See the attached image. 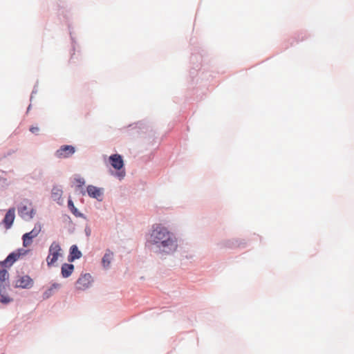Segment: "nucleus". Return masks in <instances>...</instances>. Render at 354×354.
Returning <instances> with one entry per match:
<instances>
[{"instance_id": "1", "label": "nucleus", "mask_w": 354, "mask_h": 354, "mask_svg": "<svg viewBox=\"0 0 354 354\" xmlns=\"http://www.w3.org/2000/svg\"><path fill=\"white\" fill-rule=\"evenodd\" d=\"M178 239L176 234L160 224L153 226V230L149 239L146 243V247L156 253L161 254H172L178 249Z\"/></svg>"}, {"instance_id": "2", "label": "nucleus", "mask_w": 354, "mask_h": 354, "mask_svg": "<svg viewBox=\"0 0 354 354\" xmlns=\"http://www.w3.org/2000/svg\"><path fill=\"white\" fill-rule=\"evenodd\" d=\"M9 277L7 269H0V303L3 305H8L13 301V298L7 292L8 290H12Z\"/></svg>"}, {"instance_id": "3", "label": "nucleus", "mask_w": 354, "mask_h": 354, "mask_svg": "<svg viewBox=\"0 0 354 354\" xmlns=\"http://www.w3.org/2000/svg\"><path fill=\"white\" fill-rule=\"evenodd\" d=\"M109 161L111 167L115 169V176L122 180L125 176V169L123 157L118 153L111 154L109 156Z\"/></svg>"}, {"instance_id": "4", "label": "nucleus", "mask_w": 354, "mask_h": 354, "mask_svg": "<svg viewBox=\"0 0 354 354\" xmlns=\"http://www.w3.org/2000/svg\"><path fill=\"white\" fill-rule=\"evenodd\" d=\"M192 55L190 57V62L192 64V66L189 71L190 77L192 79V81H194L195 75L198 74V71L201 69V62L203 55L199 50V48H194L192 50Z\"/></svg>"}, {"instance_id": "5", "label": "nucleus", "mask_w": 354, "mask_h": 354, "mask_svg": "<svg viewBox=\"0 0 354 354\" xmlns=\"http://www.w3.org/2000/svg\"><path fill=\"white\" fill-rule=\"evenodd\" d=\"M62 248L59 243L53 241L48 249V255L46 258L47 266L50 268L55 265L59 257L62 255L61 253Z\"/></svg>"}, {"instance_id": "6", "label": "nucleus", "mask_w": 354, "mask_h": 354, "mask_svg": "<svg viewBox=\"0 0 354 354\" xmlns=\"http://www.w3.org/2000/svg\"><path fill=\"white\" fill-rule=\"evenodd\" d=\"M41 230V225L38 222L35 224L33 229L26 233H24L21 236L22 244L24 248H27L32 244L33 239L36 238Z\"/></svg>"}, {"instance_id": "7", "label": "nucleus", "mask_w": 354, "mask_h": 354, "mask_svg": "<svg viewBox=\"0 0 354 354\" xmlns=\"http://www.w3.org/2000/svg\"><path fill=\"white\" fill-rule=\"evenodd\" d=\"M86 192L91 198H94L99 202H102L103 201L104 192V189L103 187H98L93 185H88L86 187V191L82 190L81 192L82 195H85Z\"/></svg>"}, {"instance_id": "8", "label": "nucleus", "mask_w": 354, "mask_h": 354, "mask_svg": "<svg viewBox=\"0 0 354 354\" xmlns=\"http://www.w3.org/2000/svg\"><path fill=\"white\" fill-rule=\"evenodd\" d=\"M93 281V279L90 273H82L75 282L76 289L85 290L89 288Z\"/></svg>"}, {"instance_id": "9", "label": "nucleus", "mask_w": 354, "mask_h": 354, "mask_svg": "<svg viewBox=\"0 0 354 354\" xmlns=\"http://www.w3.org/2000/svg\"><path fill=\"white\" fill-rule=\"evenodd\" d=\"M76 151V147L71 145H62L55 152V156L57 158H68L71 157Z\"/></svg>"}, {"instance_id": "10", "label": "nucleus", "mask_w": 354, "mask_h": 354, "mask_svg": "<svg viewBox=\"0 0 354 354\" xmlns=\"http://www.w3.org/2000/svg\"><path fill=\"white\" fill-rule=\"evenodd\" d=\"M34 285L33 279L29 275H24L12 282L15 288L30 289Z\"/></svg>"}, {"instance_id": "11", "label": "nucleus", "mask_w": 354, "mask_h": 354, "mask_svg": "<svg viewBox=\"0 0 354 354\" xmlns=\"http://www.w3.org/2000/svg\"><path fill=\"white\" fill-rule=\"evenodd\" d=\"M15 218V207H10L6 212L1 224L4 226L6 230L10 229L14 223Z\"/></svg>"}, {"instance_id": "12", "label": "nucleus", "mask_w": 354, "mask_h": 354, "mask_svg": "<svg viewBox=\"0 0 354 354\" xmlns=\"http://www.w3.org/2000/svg\"><path fill=\"white\" fill-rule=\"evenodd\" d=\"M30 250L28 249L18 248L8 254V257L13 265L21 257L26 255Z\"/></svg>"}, {"instance_id": "13", "label": "nucleus", "mask_w": 354, "mask_h": 354, "mask_svg": "<svg viewBox=\"0 0 354 354\" xmlns=\"http://www.w3.org/2000/svg\"><path fill=\"white\" fill-rule=\"evenodd\" d=\"M82 257V252L79 250L77 245H72L69 248V253L67 260L69 263H72L75 260L80 259Z\"/></svg>"}, {"instance_id": "14", "label": "nucleus", "mask_w": 354, "mask_h": 354, "mask_svg": "<svg viewBox=\"0 0 354 354\" xmlns=\"http://www.w3.org/2000/svg\"><path fill=\"white\" fill-rule=\"evenodd\" d=\"M63 190L62 186L53 185L51 190V198L54 201H56L57 204L62 205V196Z\"/></svg>"}, {"instance_id": "15", "label": "nucleus", "mask_w": 354, "mask_h": 354, "mask_svg": "<svg viewBox=\"0 0 354 354\" xmlns=\"http://www.w3.org/2000/svg\"><path fill=\"white\" fill-rule=\"evenodd\" d=\"M67 204L68 208L75 216L87 220L86 216L84 214L80 212L79 209L75 206L71 196H69L68 198Z\"/></svg>"}, {"instance_id": "16", "label": "nucleus", "mask_w": 354, "mask_h": 354, "mask_svg": "<svg viewBox=\"0 0 354 354\" xmlns=\"http://www.w3.org/2000/svg\"><path fill=\"white\" fill-rule=\"evenodd\" d=\"M75 269L74 265L71 263H64L61 266V276L63 278L69 277Z\"/></svg>"}, {"instance_id": "17", "label": "nucleus", "mask_w": 354, "mask_h": 354, "mask_svg": "<svg viewBox=\"0 0 354 354\" xmlns=\"http://www.w3.org/2000/svg\"><path fill=\"white\" fill-rule=\"evenodd\" d=\"M62 221L67 224L66 228L68 234H73L75 231V224L73 222L71 216L66 214H63L62 215Z\"/></svg>"}, {"instance_id": "18", "label": "nucleus", "mask_w": 354, "mask_h": 354, "mask_svg": "<svg viewBox=\"0 0 354 354\" xmlns=\"http://www.w3.org/2000/svg\"><path fill=\"white\" fill-rule=\"evenodd\" d=\"M129 130H136L138 134H140L142 133H145V129H147V127L146 123L144 121H138L135 123H132L128 125L127 127Z\"/></svg>"}, {"instance_id": "19", "label": "nucleus", "mask_w": 354, "mask_h": 354, "mask_svg": "<svg viewBox=\"0 0 354 354\" xmlns=\"http://www.w3.org/2000/svg\"><path fill=\"white\" fill-rule=\"evenodd\" d=\"M220 244L221 247L234 249L241 244V241L239 239L233 238L231 239L225 240Z\"/></svg>"}, {"instance_id": "20", "label": "nucleus", "mask_w": 354, "mask_h": 354, "mask_svg": "<svg viewBox=\"0 0 354 354\" xmlns=\"http://www.w3.org/2000/svg\"><path fill=\"white\" fill-rule=\"evenodd\" d=\"M61 284L54 282L51 286L47 288L42 294V298L44 300L49 299L55 292V290L59 289Z\"/></svg>"}, {"instance_id": "21", "label": "nucleus", "mask_w": 354, "mask_h": 354, "mask_svg": "<svg viewBox=\"0 0 354 354\" xmlns=\"http://www.w3.org/2000/svg\"><path fill=\"white\" fill-rule=\"evenodd\" d=\"M28 203L30 204V201L28 199H24V201L20 203L17 206L18 214L22 219L26 217V214L28 212L27 207Z\"/></svg>"}, {"instance_id": "22", "label": "nucleus", "mask_w": 354, "mask_h": 354, "mask_svg": "<svg viewBox=\"0 0 354 354\" xmlns=\"http://www.w3.org/2000/svg\"><path fill=\"white\" fill-rule=\"evenodd\" d=\"M113 256V253L109 249H107L102 258V265L104 268L109 267Z\"/></svg>"}, {"instance_id": "23", "label": "nucleus", "mask_w": 354, "mask_h": 354, "mask_svg": "<svg viewBox=\"0 0 354 354\" xmlns=\"http://www.w3.org/2000/svg\"><path fill=\"white\" fill-rule=\"evenodd\" d=\"M12 266V265L11 264V262L8 256L6 257L4 260L0 261V267H1V268L8 270Z\"/></svg>"}, {"instance_id": "24", "label": "nucleus", "mask_w": 354, "mask_h": 354, "mask_svg": "<svg viewBox=\"0 0 354 354\" xmlns=\"http://www.w3.org/2000/svg\"><path fill=\"white\" fill-rule=\"evenodd\" d=\"M69 34H70L71 40V46H72L71 50L73 51V53H72L71 57V59H73V55H75V47H76V45H77V41H76L75 37L73 36L72 32L71 30L69 32Z\"/></svg>"}, {"instance_id": "25", "label": "nucleus", "mask_w": 354, "mask_h": 354, "mask_svg": "<svg viewBox=\"0 0 354 354\" xmlns=\"http://www.w3.org/2000/svg\"><path fill=\"white\" fill-rule=\"evenodd\" d=\"M43 176L42 169H35L32 174V178L34 180H39Z\"/></svg>"}, {"instance_id": "26", "label": "nucleus", "mask_w": 354, "mask_h": 354, "mask_svg": "<svg viewBox=\"0 0 354 354\" xmlns=\"http://www.w3.org/2000/svg\"><path fill=\"white\" fill-rule=\"evenodd\" d=\"M36 214V211L35 209L31 208L30 210H28V212H27V214H26V218H24V221H30L31 220L35 214Z\"/></svg>"}, {"instance_id": "27", "label": "nucleus", "mask_w": 354, "mask_h": 354, "mask_svg": "<svg viewBox=\"0 0 354 354\" xmlns=\"http://www.w3.org/2000/svg\"><path fill=\"white\" fill-rule=\"evenodd\" d=\"M75 180L77 183V187L81 188L85 185V180L83 178H78Z\"/></svg>"}, {"instance_id": "28", "label": "nucleus", "mask_w": 354, "mask_h": 354, "mask_svg": "<svg viewBox=\"0 0 354 354\" xmlns=\"http://www.w3.org/2000/svg\"><path fill=\"white\" fill-rule=\"evenodd\" d=\"M37 86H38V82H36V84H35V86L33 87V89L30 94V101H32L33 95L37 93Z\"/></svg>"}, {"instance_id": "29", "label": "nucleus", "mask_w": 354, "mask_h": 354, "mask_svg": "<svg viewBox=\"0 0 354 354\" xmlns=\"http://www.w3.org/2000/svg\"><path fill=\"white\" fill-rule=\"evenodd\" d=\"M84 232L87 237H89L91 234V230L88 225L85 226Z\"/></svg>"}, {"instance_id": "30", "label": "nucleus", "mask_w": 354, "mask_h": 354, "mask_svg": "<svg viewBox=\"0 0 354 354\" xmlns=\"http://www.w3.org/2000/svg\"><path fill=\"white\" fill-rule=\"evenodd\" d=\"M29 130L31 133L37 134L39 132V129L37 127L32 126L30 127Z\"/></svg>"}, {"instance_id": "31", "label": "nucleus", "mask_w": 354, "mask_h": 354, "mask_svg": "<svg viewBox=\"0 0 354 354\" xmlns=\"http://www.w3.org/2000/svg\"><path fill=\"white\" fill-rule=\"evenodd\" d=\"M200 74H201L200 78H201L202 80H203L204 78H205V77H206V75L205 74V73H204V72H201V73H200Z\"/></svg>"}, {"instance_id": "32", "label": "nucleus", "mask_w": 354, "mask_h": 354, "mask_svg": "<svg viewBox=\"0 0 354 354\" xmlns=\"http://www.w3.org/2000/svg\"><path fill=\"white\" fill-rule=\"evenodd\" d=\"M30 109H31V104H30L28 105V108H27V111H26V112H28V111L30 110Z\"/></svg>"}, {"instance_id": "33", "label": "nucleus", "mask_w": 354, "mask_h": 354, "mask_svg": "<svg viewBox=\"0 0 354 354\" xmlns=\"http://www.w3.org/2000/svg\"><path fill=\"white\" fill-rule=\"evenodd\" d=\"M190 43H191V44H193V43H192V39H190Z\"/></svg>"}]
</instances>
